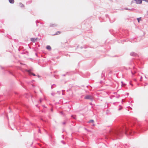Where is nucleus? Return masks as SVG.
I'll list each match as a JSON object with an SVG mask.
<instances>
[{"label": "nucleus", "instance_id": "nucleus-1", "mask_svg": "<svg viewBox=\"0 0 148 148\" xmlns=\"http://www.w3.org/2000/svg\"><path fill=\"white\" fill-rule=\"evenodd\" d=\"M123 131H125V133L127 135L128 133L130 135H132L131 132L129 131V132H127V128L125 126L123 127V129H121L119 130L115 131L112 130L108 134L107 136H106V138L108 139V138H111L112 140H115L117 138V136H120V134L122 133Z\"/></svg>", "mask_w": 148, "mask_h": 148}, {"label": "nucleus", "instance_id": "nucleus-2", "mask_svg": "<svg viewBox=\"0 0 148 148\" xmlns=\"http://www.w3.org/2000/svg\"><path fill=\"white\" fill-rule=\"evenodd\" d=\"M85 99H90V100H92L93 99V97L92 96L88 95L85 97Z\"/></svg>", "mask_w": 148, "mask_h": 148}, {"label": "nucleus", "instance_id": "nucleus-3", "mask_svg": "<svg viewBox=\"0 0 148 148\" xmlns=\"http://www.w3.org/2000/svg\"><path fill=\"white\" fill-rule=\"evenodd\" d=\"M135 1L137 4H141L142 3V0H134Z\"/></svg>", "mask_w": 148, "mask_h": 148}, {"label": "nucleus", "instance_id": "nucleus-4", "mask_svg": "<svg viewBox=\"0 0 148 148\" xmlns=\"http://www.w3.org/2000/svg\"><path fill=\"white\" fill-rule=\"evenodd\" d=\"M25 71L28 73V74L29 75H31V74L32 73V72H31V71H32V69H29V70H27L26 69L25 70Z\"/></svg>", "mask_w": 148, "mask_h": 148}, {"label": "nucleus", "instance_id": "nucleus-5", "mask_svg": "<svg viewBox=\"0 0 148 148\" xmlns=\"http://www.w3.org/2000/svg\"><path fill=\"white\" fill-rule=\"evenodd\" d=\"M130 55L131 56H136V55H137V54L136 53L134 52H132L131 53Z\"/></svg>", "mask_w": 148, "mask_h": 148}, {"label": "nucleus", "instance_id": "nucleus-6", "mask_svg": "<svg viewBox=\"0 0 148 148\" xmlns=\"http://www.w3.org/2000/svg\"><path fill=\"white\" fill-rule=\"evenodd\" d=\"M37 38H32L31 39V40L33 42H35V41L36 40Z\"/></svg>", "mask_w": 148, "mask_h": 148}, {"label": "nucleus", "instance_id": "nucleus-7", "mask_svg": "<svg viewBox=\"0 0 148 148\" xmlns=\"http://www.w3.org/2000/svg\"><path fill=\"white\" fill-rule=\"evenodd\" d=\"M9 2L11 3H14V0H9Z\"/></svg>", "mask_w": 148, "mask_h": 148}, {"label": "nucleus", "instance_id": "nucleus-8", "mask_svg": "<svg viewBox=\"0 0 148 148\" xmlns=\"http://www.w3.org/2000/svg\"><path fill=\"white\" fill-rule=\"evenodd\" d=\"M46 48L47 49L49 50H51V47L50 46L48 45L47 46Z\"/></svg>", "mask_w": 148, "mask_h": 148}, {"label": "nucleus", "instance_id": "nucleus-9", "mask_svg": "<svg viewBox=\"0 0 148 148\" xmlns=\"http://www.w3.org/2000/svg\"><path fill=\"white\" fill-rule=\"evenodd\" d=\"M19 5L21 7H24V5L21 3H19Z\"/></svg>", "mask_w": 148, "mask_h": 148}, {"label": "nucleus", "instance_id": "nucleus-10", "mask_svg": "<svg viewBox=\"0 0 148 148\" xmlns=\"http://www.w3.org/2000/svg\"><path fill=\"white\" fill-rule=\"evenodd\" d=\"M94 122V121L93 120H91L88 121V123H93Z\"/></svg>", "mask_w": 148, "mask_h": 148}, {"label": "nucleus", "instance_id": "nucleus-11", "mask_svg": "<svg viewBox=\"0 0 148 148\" xmlns=\"http://www.w3.org/2000/svg\"><path fill=\"white\" fill-rule=\"evenodd\" d=\"M125 9L127 10H131V11L133 10H134V9H128L127 8H126V9Z\"/></svg>", "mask_w": 148, "mask_h": 148}, {"label": "nucleus", "instance_id": "nucleus-12", "mask_svg": "<svg viewBox=\"0 0 148 148\" xmlns=\"http://www.w3.org/2000/svg\"><path fill=\"white\" fill-rule=\"evenodd\" d=\"M137 19L138 21V22H139V21H140V20H141V18H137Z\"/></svg>", "mask_w": 148, "mask_h": 148}, {"label": "nucleus", "instance_id": "nucleus-13", "mask_svg": "<svg viewBox=\"0 0 148 148\" xmlns=\"http://www.w3.org/2000/svg\"><path fill=\"white\" fill-rule=\"evenodd\" d=\"M50 26L51 27H53L54 26H56V25H54V24H51L50 25Z\"/></svg>", "mask_w": 148, "mask_h": 148}, {"label": "nucleus", "instance_id": "nucleus-14", "mask_svg": "<svg viewBox=\"0 0 148 148\" xmlns=\"http://www.w3.org/2000/svg\"><path fill=\"white\" fill-rule=\"evenodd\" d=\"M32 2V1H29L27 2V3L28 4Z\"/></svg>", "mask_w": 148, "mask_h": 148}, {"label": "nucleus", "instance_id": "nucleus-15", "mask_svg": "<svg viewBox=\"0 0 148 148\" xmlns=\"http://www.w3.org/2000/svg\"><path fill=\"white\" fill-rule=\"evenodd\" d=\"M60 32H56V34H55V35H58L60 34Z\"/></svg>", "mask_w": 148, "mask_h": 148}, {"label": "nucleus", "instance_id": "nucleus-16", "mask_svg": "<svg viewBox=\"0 0 148 148\" xmlns=\"http://www.w3.org/2000/svg\"><path fill=\"white\" fill-rule=\"evenodd\" d=\"M71 117H73V119H76L75 117H74V116L73 115H71Z\"/></svg>", "mask_w": 148, "mask_h": 148}, {"label": "nucleus", "instance_id": "nucleus-17", "mask_svg": "<svg viewBox=\"0 0 148 148\" xmlns=\"http://www.w3.org/2000/svg\"><path fill=\"white\" fill-rule=\"evenodd\" d=\"M66 121H64L63 123H62V124L63 125H65L66 124Z\"/></svg>", "mask_w": 148, "mask_h": 148}, {"label": "nucleus", "instance_id": "nucleus-18", "mask_svg": "<svg viewBox=\"0 0 148 148\" xmlns=\"http://www.w3.org/2000/svg\"><path fill=\"white\" fill-rule=\"evenodd\" d=\"M31 75H33L34 76H36V75L34 73H32L31 74Z\"/></svg>", "mask_w": 148, "mask_h": 148}, {"label": "nucleus", "instance_id": "nucleus-19", "mask_svg": "<svg viewBox=\"0 0 148 148\" xmlns=\"http://www.w3.org/2000/svg\"><path fill=\"white\" fill-rule=\"evenodd\" d=\"M122 108L121 107H120V108H119L118 109V110H121V109H122Z\"/></svg>", "mask_w": 148, "mask_h": 148}, {"label": "nucleus", "instance_id": "nucleus-20", "mask_svg": "<svg viewBox=\"0 0 148 148\" xmlns=\"http://www.w3.org/2000/svg\"><path fill=\"white\" fill-rule=\"evenodd\" d=\"M56 86L55 85V84H53V85H52L51 86V88L52 89L53 88V86Z\"/></svg>", "mask_w": 148, "mask_h": 148}, {"label": "nucleus", "instance_id": "nucleus-21", "mask_svg": "<svg viewBox=\"0 0 148 148\" xmlns=\"http://www.w3.org/2000/svg\"><path fill=\"white\" fill-rule=\"evenodd\" d=\"M132 73L133 75H134V73H136V72L135 71H134V73H133V71H132Z\"/></svg>", "mask_w": 148, "mask_h": 148}, {"label": "nucleus", "instance_id": "nucleus-22", "mask_svg": "<svg viewBox=\"0 0 148 148\" xmlns=\"http://www.w3.org/2000/svg\"><path fill=\"white\" fill-rule=\"evenodd\" d=\"M51 94L53 96H54V95H55V93H51Z\"/></svg>", "mask_w": 148, "mask_h": 148}, {"label": "nucleus", "instance_id": "nucleus-23", "mask_svg": "<svg viewBox=\"0 0 148 148\" xmlns=\"http://www.w3.org/2000/svg\"><path fill=\"white\" fill-rule=\"evenodd\" d=\"M142 76L141 77H140V81H142Z\"/></svg>", "mask_w": 148, "mask_h": 148}, {"label": "nucleus", "instance_id": "nucleus-24", "mask_svg": "<svg viewBox=\"0 0 148 148\" xmlns=\"http://www.w3.org/2000/svg\"><path fill=\"white\" fill-rule=\"evenodd\" d=\"M61 142H62V143H63V144H65V143H64V142L63 141H61Z\"/></svg>", "mask_w": 148, "mask_h": 148}, {"label": "nucleus", "instance_id": "nucleus-25", "mask_svg": "<svg viewBox=\"0 0 148 148\" xmlns=\"http://www.w3.org/2000/svg\"><path fill=\"white\" fill-rule=\"evenodd\" d=\"M146 1L147 2H148V0H144Z\"/></svg>", "mask_w": 148, "mask_h": 148}, {"label": "nucleus", "instance_id": "nucleus-26", "mask_svg": "<svg viewBox=\"0 0 148 148\" xmlns=\"http://www.w3.org/2000/svg\"><path fill=\"white\" fill-rule=\"evenodd\" d=\"M60 113H61V114H63V112H60Z\"/></svg>", "mask_w": 148, "mask_h": 148}, {"label": "nucleus", "instance_id": "nucleus-27", "mask_svg": "<svg viewBox=\"0 0 148 148\" xmlns=\"http://www.w3.org/2000/svg\"><path fill=\"white\" fill-rule=\"evenodd\" d=\"M147 85V84H146L145 85H144V86H145L146 85Z\"/></svg>", "mask_w": 148, "mask_h": 148}, {"label": "nucleus", "instance_id": "nucleus-28", "mask_svg": "<svg viewBox=\"0 0 148 148\" xmlns=\"http://www.w3.org/2000/svg\"><path fill=\"white\" fill-rule=\"evenodd\" d=\"M92 126H95V124H93L92 125Z\"/></svg>", "mask_w": 148, "mask_h": 148}, {"label": "nucleus", "instance_id": "nucleus-29", "mask_svg": "<svg viewBox=\"0 0 148 148\" xmlns=\"http://www.w3.org/2000/svg\"><path fill=\"white\" fill-rule=\"evenodd\" d=\"M40 102H41V99H40Z\"/></svg>", "mask_w": 148, "mask_h": 148}, {"label": "nucleus", "instance_id": "nucleus-30", "mask_svg": "<svg viewBox=\"0 0 148 148\" xmlns=\"http://www.w3.org/2000/svg\"><path fill=\"white\" fill-rule=\"evenodd\" d=\"M40 130H39V132H40Z\"/></svg>", "mask_w": 148, "mask_h": 148}, {"label": "nucleus", "instance_id": "nucleus-31", "mask_svg": "<svg viewBox=\"0 0 148 148\" xmlns=\"http://www.w3.org/2000/svg\"><path fill=\"white\" fill-rule=\"evenodd\" d=\"M62 94L63 95H64V93H62Z\"/></svg>", "mask_w": 148, "mask_h": 148}, {"label": "nucleus", "instance_id": "nucleus-32", "mask_svg": "<svg viewBox=\"0 0 148 148\" xmlns=\"http://www.w3.org/2000/svg\"><path fill=\"white\" fill-rule=\"evenodd\" d=\"M147 14L148 15V11H147Z\"/></svg>", "mask_w": 148, "mask_h": 148}, {"label": "nucleus", "instance_id": "nucleus-33", "mask_svg": "<svg viewBox=\"0 0 148 148\" xmlns=\"http://www.w3.org/2000/svg\"><path fill=\"white\" fill-rule=\"evenodd\" d=\"M51 111H52V110H53L52 109H51Z\"/></svg>", "mask_w": 148, "mask_h": 148}, {"label": "nucleus", "instance_id": "nucleus-34", "mask_svg": "<svg viewBox=\"0 0 148 148\" xmlns=\"http://www.w3.org/2000/svg\"><path fill=\"white\" fill-rule=\"evenodd\" d=\"M62 92H63V91H64V90H62Z\"/></svg>", "mask_w": 148, "mask_h": 148}, {"label": "nucleus", "instance_id": "nucleus-35", "mask_svg": "<svg viewBox=\"0 0 148 148\" xmlns=\"http://www.w3.org/2000/svg\"><path fill=\"white\" fill-rule=\"evenodd\" d=\"M123 85V83H122V85Z\"/></svg>", "mask_w": 148, "mask_h": 148}]
</instances>
